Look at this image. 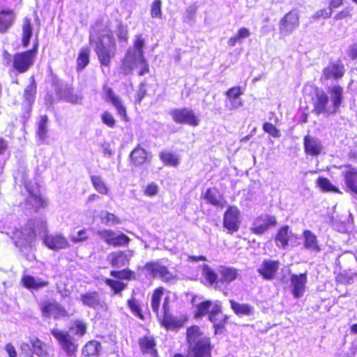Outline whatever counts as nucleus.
Returning a JSON list of instances; mask_svg holds the SVG:
<instances>
[{
  "label": "nucleus",
  "mask_w": 357,
  "mask_h": 357,
  "mask_svg": "<svg viewBox=\"0 0 357 357\" xmlns=\"http://www.w3.org/2000/svg\"><path fill=\"white\" fill-rule=\"evenodd\" d=\"M186 335L191 357H211L210 338L201 331L199 327L188 328Z\"/></svg>",
  "instance_id": "obj_1"
},
{
  "label": "nucleus",
  "mask_w": 357,
  "mask_h": 357,
  "mask_svg": "<svg viewBox=\"0 0 357 357\" xmlns=\"http://www.w3.org/2000/svg\"><path fill=\"white\" fill-rule=\"evenodd\" d=\"M203 273L207 282L214 288L220 289L222 286L230 284L237 279L238 270L234 267L222 266L220 267L218 274L208 265L203 266Z\"/></svg>",
  "instance_id": "obj_2"
},
{
  "label": "nucleus",
  "mask_w": 357,
  "mask_h": 357,
  "mask_svg": "<svg viewBox=\"0 0 357 357\" xmlns=\"http://www.w3.org/2000/svg\"><path fill=\"white\" fill-rule=\"evenodd\" d=\"M38 41H36L29 50L15 53L8 63L10 70L17 74H24L28 72L34 65L38 52Z\"/></svg>",
  "instance_id": "obj_3"
},
{
  "label": "nucleus",
  "mask_w": 357,
  "mask_h": 357,
  "mask_svg": "<svg viewBox=\"0 0 357 357\" xmlns=\"http://www.w3.org/2000/svg\"><path fill=\"white\" fill-rule=\"evenodd\" d=\"M109 275L118 280L106 278L104 282L115 295L121 294V292L127 288V284L123 282L120 280L131 281L135 280L137 278L135 272L130 268L112 270L109 272Z\"/></svg>",
  "instance_id": "obj_4"
},
{
  "label": "nucleus",
  "mask_w": 357,
  "mask_h": 357,
  "mask_svg": "<svg viewBox=\"0 0 357 357\" xmlns=\"http://www.w3.org/2000/svg\"><path fill=\"white\" fill-rule=\"evenodd\" d=\"M169 114L174 122L178 125H187L196 128L200 124V118L195 111L189 107H183L174 108L169 111Z\"/></svg>",
  "instance_id": "obj_5"
},
{
  "label": "nucleus",
  "mask_w": 357,
  "mask_h": 357,
  "mask_svg": "<svg viewBox=\"0 0 357 357\" xmlns=\"http://www.w3.org/2000/svg\"><path fill=\"white\" fill-rule=\"evenodd\" d=\"M21 354L24 357H47V345L37 337H30L29 342H22L20 344Z\"/></svg>",
  "instance_id": "obj_6"
},
{
  "label": "nucleus",
  "mask_w": 357,
  "mask_h": 357,
  "mask_svg": "<svg viewBox=\"0 0 357 357\" xmlns=\"http://www.w3.org/2000/svg\"><path fill=\"white\" fill-rule=\"evenodd\" d=\"M51 334L58 341L68 356H73L76 354L78 345L76 344L75 338L68 331L54 328L51 330Z\"/></svg>",
  "instance_id": "obj_7"
},
{
  "label": "nucleus",
  "mask_w": 357,
  "mask_h": 357,
  "mask_svg": "<svg viewBox=\"0 0 357 357\" xmlns=\"http://www.w3.org/2000/svg\"><path fill=\"white\" fill-rule=\"evenodd\" d=\"M94 51L100 66L109 68L111 66L112 59L116 54L115 43L106 45L102 39H99L96 42Z\"/></svg>",
  "instance_id": "obj_8"
},
{
  "label": "nucleus",
  "mask_w": 357,
  "mask_h": 357,
  "mask_svg": "<svg viewBox=\"0 0 357 357\" xmlns=\"http://www.w3.org/2000/svg\"><path fill=\"white\" fill-rule=\"evenodd\" d=\"M277 225L278 220L276 216L263 213L255 218L253 226L250 228V230L255 235L260 236Z\"/></svg>",
  "instance_id": "obj_9"
},
{
  "label": "nucleus",
  "mask_w": 357,
  "mask_h": 357,
  "mask_svg": "<svg viewBox=\"0 0 357 357\" xmlns=\"http://www.w3.org/2000/svg\"><path fill=\"white\" fill-rule=\"evenodd\" d=\"M163 294L162 287H158L153 291L151 296V307L153 312H169L170 310V296H166L162 299Z\"/></svg>",
  "instance_id": "obj_10"
},
{
  "label": "nucleus",
  "mask_w": 357,
  "mask_h": 357,
  "mask_svg": "<svg viewBox=\"0 0 357 357\" xmlns=\"http://www.w3.org/2000/svg\"><path fill=\"white\" fill-rule=\"evenodd\" d=\"M97 234L102 238L105 243L114 248L126 247L131 241L130 237L124 233L121 232L116 234L112 229L99 230Z\"/></svg>",
  "instance_id": "obj_11"
},
{
  "label": "nucleus",
  "mask_w": 357,
  "mask_h": 357,
  "mask_svg": "<svg viewBox=\"0 0 357 357\" xmlns=\"http://www.w3.org/2000/svg\"><path fill=\"white\" fill-rule=\"evenodd\" d=\"M240 211L236 206H229L223 215V227L229 234L236 232L240 227Z\"/></svg>",
  "instance_id": "obj_12"
},
{
  "label": "nucleus",
  "mask_w": 357,
  "mask_h": 357,
  "mask_svg": "<svg viewBox=\"0 0 357 357\" xmlns=\"http://www.w3.org/2000/svg\"><path fill=\"white\" fill-rule=\"evenodd\" d=\"M24 188L28 192L25 199L26 204L31 206L36 211L47 206V202L40 192L39 185L34 188L29 183H26Z\"/></svg>",
  "instance_id": "obj_13"
},
{
  "label": "nucleus",
  "mask_w": 357,
  "mask_h": 357,
  "mask_svg": "<svg viewBox=\"0 0 357 357\" xmlns=\"http://www.w3.org/2000/svg\"><path fill=\"white\" fill-rule=\"evenodd\" d=\"M279 31L282 36L291 33L299 25V17L297 13L291 10L279 22Z\"/></svg>",
  "instance_id": "obj_14"
},
{
  "label": "nucleus",
  "mask_w": 357,
  "mask_h": 357,
  "mask_svg": "<svg viewBox=\"0 0 357 357\" xmlns=\"http://www.w3.org/2000/svg\"><path fill=\"white\" fill-rule=\"evenodd\" d=\"M144 268L149 271L153 277H158L164 282H169L176 278L168 268L155 261H149L145 264Z\"/></svg>",
  "instance_id": "obj_15"
},
{
  "label": "nucleus",
  "mask_w": 357,
  "mask_h": 357,
  "mask_svg": "<svg viewBox=\"0 0 357 357\" xmlns=\"http://www.w3.org/2000/svg\"><path fill=\"white\" fill-rule=\"evenodd\" d=\"M291 287V294L295 298L302 297L305 291L306 284L307 282V273L300 274H291L289 278Z\"/></svg>",
  "instance_id": "obj_16"
},
{
  "label": "nucleus",
  "mask_w": 357,
  "mask_h": 357,
  "mask_svg": "<svg viewBox=\"0 0 357 357\" xmlns=\"http://www.w3.org/2000/svg\"><path fill=\"white\" fill-rule=\"evenodd\" d=\"M151 160V155L140 145L135 146L130 153L129 161L131 166L142 167Z\"/></svg>",
  "instance_id": "obj_17"
},
{
  "label": "nucleus",
  "mask_w": 357,
  "mask_h": 357,
  "mask_svg": "<svg viewBox=\"0 0 357 357\" xmlns=\"http://www.w3.org/2000/svg\"><path fill=\"white\" fill-rule=\"evenodd\" d=\"M322 73L326 80L340 79L345 74L344 65L340 59L336 61H331L327 66L323 68Z\"/></svg>",
  "instance_id": "obj_18"
},
{
  "label": "nucleus",
  "mask_w": 357,
  "mask_h": 357,
  "mask_svg": "<svg viewBox=\"0 0 357 357\" xmlns=\"http://www.w3.org/2000/svg\"><path fill=\"white\" fill-rule=\"evenodd\" d=\"M131 255L126 250L111 252L107 257V261L113 268H121L129 265Z\"/></svg>",
  "instance_id": "obj_19"
},
{
  "label": "nucleus",
  "mask_w": 357,
  "mask_h": 357,
  "mask_svg": "<svg viewBox=\"0 0 357 357\" xmlns=\"http://www.w3.org/2000/svg\"><path fill=\"white\" fill-rule=\"evenodd\" d=\"M157 317L161 325L167 330H174L182 327L187 319L183 315L177 317L174 314H157Z\"/></svg>",
  "instance_id": "obj_20"
},
{
  "label": "nucleus",
  "mask_w": 357,
  "mask_h": 357,
  "mask_svg": "<svg viewBox=\"0 0 357 357\" xmlns=\"http://www.w3.org/2000/svg\"><path fill=\"white\" fill-rule=\"evenodd\" d=\"M303 149L307 155L317 157L322 153L323 146L321 140L306 135L303 137Z\"/></svg>",
  "instance_id": "obj_21"
},
{
  "label": "nucleus",
  "mask_w": 357,
  "mask_h": 357,
  "mask_svg": "<svg viewBox=\"0 0 357 357\" xmlns=\"http://www.w3.org/2000/svg\"><path fill=\"white\" fill-rule=\"evenodd\" d=\"M104 91L107 96L108 100L116 109L117 114L121 117L124 121H128L127 114V108L121 98L114 93L112 88L105 86Z\"/></svg>",
  "instance_id": "obj_22"
},
{
  "label": "nucleus",
  "mask_w": 357,
  "mask_h": 357,
  "mask_svg": "<svg viewBox=\"0 0 357 357\" xmlns=\"http://www.w3.org/2000/svg\"><path fill=\"white\" fill-rule=\"evenodd\" d=\"M347 168L342 174L344 181L348 190L357 195V168L350 164H345L337 167L338 169Z\"/></svg>",
  "instance_id": "obj_23"
},
{
  "label": "nucleus",
  "mask_w": 357,
  "mask_h": 357,
  "mask_svg": "<svg viewBox=\"0 0 357 357\" xmlns=\"http://www.w3.org/2000/svg\"><path fill=\"white\" fill-rule=\"evenodd\" d=\"M279 266L278 260L265 259L257 272L264 279L271 280L275 277Z\"/></svg>",
  "instance_id": "obj_24"
},
{
  "label": "nucleus",
  "mask_w": 357,
  "mask_h": 357,
  "mask_svg": "<svg viewBox=\"0 0 357 357\" xmlns=\"http://www.w3.org/2000/svg\"><path fill=\"white\" fill-rule=\"evenodd\" d=\"M43 243L52 250L66 249L70 246L68 240L62 234L47 235L43 238Z\"/></svg>",
  "instance_id": "obj_25"
},
{
  "label": "nucleus",
  "mask_w": 357,
  "mask_h": 357,
  "mask_svg": "<svg viewBox=\"0 0 357 357\" xmlns=\"http://www.w3.org/2000/svg\"><path fill=\"white\" fill-rule=\"evenodd\" d=\"M79 299L84 305L93 309L101 308L105 305L103 299L96 291L82 294Z\"/></svg>",
  "instance_id": "obj_26"
},
{
  "label": "nucleus",
  "mask_w": 357,
  "mask_h": 357,
  "mask_svg": "<svg viewBox=\"0 0 357 357\" xmlns=\"http://www.w3.org/2000/svg\"><path fill=\"white\" fill-rule=\"evenodd\" d=\"M292 236L289 226L286 225L277 230L273 239L278 248L284 250L289 246Z\"/></svg>",
  "instance_id": "obj_27"
},
{
  "label": "nucleus",
  "mask_w": 357,
  "mask_h": 357,
  "mask_svg": "<svg viewBox=\"0 0 357 357\" xmlns=\"http://www.w3.org/2000/svg\"><path fill=\"white\" fill-rule=\"evenodd\" d=\"M316 98L312 102L313 112L319 115L327 111V105L328 103V97L327 94L318 87H315Z\"/></svg>",
  "instance_id": "obj_28"
},
{
  "label": "nucleus",
  "mask_w": 357,
  "mask_h": 357,
  "mask_svg": "<svg viewBox=\"0 0 357 357\" xmlns=\"http://www.w3.org/2000/svg\"><path fill=\"white\" fill-rule=\"evenodd\" d=\"M243 94V89L239 86L229 88L225 95L230 104V109H236L243 105V101L239 97Z\"/></svg>",
  "instance_id": "obj_29"
},
{
  "label": "nucleus",
  "mask_w": 357,
  "mask_h": 357,
  "mask_svg": "<svg viewBox=\"0 0 357 357\" xmlns=\"http://www.w3.org/2000/svg\"><path fill=\"white\" fill-rule=\"evenodd\" d=\"M15 20V13L11 8L0 10V33H6Z\"/></svg>",
  "instance_id": "obj_30"
},
{
  "label": "nucleus",
  "mask_w": 357,
  "mask_h": 357,
  "mask_svg": "<svg viewBox=\"0 0 357 357\" xmlns=\"http://www.w3.org/2000/svg\"><path fill=\"white\" fill-rule=\"evenodd\" d=\"M328 91L330 94L333 112H336L339 110L343 101V87L340 84H335L328 88Z\"/></svg>",
  "instance_id": "obj_31"
},
{
  "label": "nucleus",
  "mask_w": 357,
  "mask_h": 357,
  "mask_svg": "<svg viewBox=\"0 0 357 357\" xmlns=\"http://www.w3.org/2000/svg\"><path fill=\"white\" fill-rule=\"evenodd\" d=\"M21 43L23 47H26L29 43L33 32V24L31 19L29 17H24L22 25Z\"/></svg>",
  "instance_id": "obj_32"
},
{
  "label": "nucleus",
  "mask_w": 357,
  "mask_h": 357,
  "mask_svg": "<svg viewBox=\"0 0 357 357\" xmlns=\"http://www.w3.org/2000/svg\"><path fill=\"white\" fill-rule=\"evenodd\" d=\"M303 245L307 250L319 252L321 248L319 245L317 236L310 230L305 229L303 231Z\"/></svg>",
  "instance_id": "obj_33"
},
{
  "label": "nucleus",
  "mask_w": 357,
  "mask_h": 357,
  "mask_svg": "<svg viewBox=\"0 0 357 357\" xmlns=\"http://www.w3.org/2000/svg\"><path fill=\"white\" fill-rule=\"evenodd\" d=\"M21 283L23 287L31 290H38L40 288L47 287L49 282L46 280L36 281L33 276L24 275L21 279Z\"/></svg>",
  "instance_id": "obj_34"
},
{
  "label": "nucleus",
  "mask_w": 357,
  "mask_h": 357,
  "mask_svg": "<svg viewBox=\"0 0 357 357\" xmlns=\"http://www.w3.org/2000/svg\"><path fill=\"white\" fill-rule=\"evenodd\" d=\"M159 158L162 164L167 167H176L180 164V158L172 151H162L159 153Z\"/></svg>",
  "instance_id": "obj_35"
},
{
  "label": "nucleus",
  "mask_w": 357,
  "mask_h": 357,
  "mask_svg": "<svg viewBox=\"0 0 357 357\" xmlns=\"http://www.w3.org/2000/svg\"><path fill=\"white\" fill-rule=\"evenodd\" d=\"M90 62V49L88 47L80 48L76 59V70L77 72L84 70Z\"/></svg>",
  "instance_id": "obj_36"
},
{
  "label": "nucleus",
  "mask_w": 357,
  "mask_h": 357,
  "mask_svg": "<svg viewBox=\"0 0 357 357\" xmlns=\"http://www.w3.org/2000/svg\"><path fill=\"white\" fill-rule=\"evenodd\" d=\"M316 184L323 192L340 193L338 188L333 185L330 180L326 177L319 176L316 180Z\"/></svg>",
  "instance_id": "obj_37"
},
{
  "label": "nucleus",
  "mask_w": 357,
  "mask_h": 357,
  "mask_svg": "<svg viewBox=\"0 0 357 357\" xmlns=\"http://www.w3.org/2000/svg\"><path fill=\"white\" fill-rule=\"evenodd\" d=\"M48 116L46 114L42 115L39 118L37 123L36 136L40 140H44L47 135Z\"/></svg>",
  "instance_id": "obj_38"
},
{
  "label": "nucleus",
  "mask_w": 357,
  "mask_h": 357,
  "mask_svg": "<svg viewBox=\"0 0 357 357\" xmlns=\"http://www.w3.org/2000/svg\"><path fill=\"white\" fill-rule=\"evenodd\" d=\"M91 181L93 188L98 192L102 195H107L108 193L109 189L100 176H91Z\"/></svg>",
  "instance_id": "obj_39"
},
{
  "label": "nucleus",
  "mask_w": 357,
  "mask_h": 357,
  "mask_svg": "<svg viewBox=\"0 0 357 357\" xmlns=\"http://www.w3.org/2000/svg\"><path fill=\"white\" fill-rule=\"evenodd\" d=\"M42 312H64L59 303L55 301H45L41 305Z\"/></svg>",
  "instance_id": "obj_40"
},
{
  "label": "nucleus",
  "mask_w": 357,
  "mask_h": 357,
  "mask_svg": "<svg viewBox=\"0 0 357 357\" xmlns=\"http://www.w3.org/2000/svg\"><path fill=\"white\" fill-rule=\"evenodd\" d=\"M100 347V344L98 341H90L84 347L82 354L85 356H95L98 354Z\"/></svg>",
  "instance_id": "obj_41"
},
{
  "label": "nucleus",
  "mask_w": 357,
  "mask_h": 357,
  "mask_svg": "<svg viewBox=\"0 0 357 357\" xmlns=\"http://www.w3.org/2000/svg\"><path fill=\"white\" fill-rule=\"evenodd\" d=\"M212 302L210 301H204L199 303L197 305V312H221V306L218 304H215L212 309Z\"/></svg>",
  "instance_id": "obj_42"
},
{
  "label": "nucleus",
  "mask_w": 357,
  "mask_h": 357,
  "mask_svg": "<svg viewBox=\"0 0 357 357\" xmlns=\"http://www.w3.org/2000/svg\"><path fill=\"white\" fill-rule=\"evenodd\" d=\"M133 61L130 51H128L125 57L123 59L121 65V73L124 75L130 74L133 70Z\"/></svg>",
  "instance_id": "obj_43"
},
{
  "label": "nucleus",
  "mask_w": 357,
  "mask_h": 357,
  "mask_svg": "<svg viewBox=\"0 0 357 357\" xmlns=\"http://www.w3.org/2000/svg\"><path fill=\"white\" fill-rule=\"evenodd\" d=\"M11 238L17 247H20L27 242L26 236L22 228H15L13 231Z\"/></svg>",
  "instance_id": "obj_44"
},
{
  "label": "nucleus",
  "mask_w": 357,
  "mask_h": 357,
  "mask_svg": "<svg viewBox=\"0 0 357 357\" xmlns=\"http://www.w3.org/2000/svg\"><path fill=\"white\" fill-rule=\"evenodd\" d=\"M37 90V84L33 77H31V81L29 84L24 89V97L26 100L33 101Z\"/></svg>",
  "instance_id": "obj_45"
},
{
  "label": "nucleus",
  "mask_w": 357,
  "mask_h": 357,
  "mask_svg": "<svg viewBox=\"0 0 357 357\" xmlns=\"http://www.w3.org/2000/svg\"><path fill=\"white\" fill-rule=\"evenodd\" d=\"M144 46V40L142 38V36L138 35L136 36L133 47L137 50L138 53V56L139 57L140 62H144L145 61V57H144V52L143 50V47Z\"/></svg>",
  "instance_id": "obj_46"
},
{
  "label": "nucleus",
  "mask_w": 357,
  "mask_h": 357,
  "mask_svg": "<svg viewBox=\"0 0 357 357\" xmlns=\"http://www.w3.org/2000/svg\"><path fill=\"white\" fill-rule=\"evenodd\" d=\"M353 12H354V8L353 7H349V6H347V7H345L344 8H342L341 10H340L339 12H337L333 19L334 20H347L348 19H351L353 16Z\"/></svg>",
  "instance_id": "obj_47"
},
{
  "label": "nucleus",
  "mask_w": 357,
  "mask_h": 357,
  "mask_svg": "<svg viewBox=\"0 0 357 357\" xmlns=\"http://www.w3.org/2000/svg\"><path fill=\"white\" fill-rule=\"evenodd\" d=\"M69 330L78 336H82L86 333V325L81 321L76 320L69 327Z\"/></svg>",
  "instance_id": "obj_48"
},
{
  "label": "nucleus",
  "mask_w": 357,
  "mask_h": 357,
  "mask_svg": "<svg viewBox=\"0 0 357 357\" xmlns=\"http://www.w3.org/2000/svg\"><path fill=\"white\" fill-rule=\"evenodd\" d=\"M263 130L274 138H279L281 136L280 130L273 123L265 122L262 126Z\"/></svg>",
  "instance_id": "obj_49"
},
{
  "label": "nucleus",
  "mask_w": 357,
  "mask_h": 357,
  "mask_svg": "<svg viewBox=\"0 0 357 357\" xmlns=\"http://www.w3.org/2000/svg\"><path fill=\"white\" fill-rule=\"evenodd\" d=\"M101 221L107 225H115L121 222V220L114 213L106 212L102 217Z\"/></svg>",
  "instance_id": "obj_50"
},
{
  "label": "nucleus",
  "mask_w": 357,
  "mask_h": 357,
  "mask_svg": "<svg viewBox=\"0 0 357 357\" xmlns=\"http://www.w3.org/2000/svg\"><path fill=\"white\" fill-rule=\"evenodd\" d=\"M204 199L213 206L222 207L224 205L218 199L216 195L213 192L211 188H208L204 195Z\"/></svg>",
  "instance_id": "obj_51"
},
{
  "label": "nucleus",
  "mask_w": 357,
  "mask_h": 357,
  "mask_svg": "<svg viewBox=\"0 0 357 357\" xmlns=\"http://www.w3.org/2000/svg\"><path fill=\"white\" fill-rule=\"evenodd\" d=\"M162 1L161 0H154L151 7V16L153 18H162Z\"/></svg>",
  "instance_id": "obj_52"
},
{
  "label": "nucleus",
  "mask_w": 357,
  "mask_h": 357,
  "mask_svg": "<svg viewBox=\"0 0 357 357\" xmlns=\"http://www.w3.org/2000/svg\"><path fill=\"white\" fill-rule=\"evenodd\" d=\"M333 9L329 6L327 8H323L319 10H317L314 15L313 18L318 20V19H328L329 18L332 14Z\"/></svg>",
  "instance_id": "obj_53"
},
{
  "label": "nucleus",
  "mask_w": 357,
  "mask_h": 357,
  "mask_svg": "<svg viewBox=\"0 0 357 357\" xmlns=\"http://www.w3.org/2000/svg\"><path fill=\"white\" fill-rule=\"evenodd\" d=\"M203 314H195V317L199 318L201 315ZM208 314V319L214 324V327L217 328H220L224 326V324L225 322L226 317H224V319L220 321L219 323H216L217 317L221 316V317H223V314Z\"/></svg>",
  "instance_id": "obj_54"
},
{
  "label": "nucleus",
  "mask_w": 357,
  "mask_h": 357,
  "mask_svg": "<svg viewBox=\"0 0 357 357\" xmlns=\"http://www.w3.org/2000/svg\"><path fill=\"white\" fill-rule=\"evenodd\" d=\"M102 122L109 128H114L116 126V120L111 113L107 111L104 112L101 115Z\"/></svg>",
  "instance_id": "obj_55"
},
{
  "label": "nucleus",
  "mask_w": 357,
  "mask_h": 357,
  "mask_svg": "<svg viewBox=\"0 0 357 357\" xmlns=\"http://www.w3.org/2000/svg\"><path fill=\"white\" fill-rule=\"evenodd\" d=\"M230 304L234 312H250V308L248 305L239 304L234 300L230 301Z\"/></svg>",
  "instance_id": "obj_56"
},
{
  "label": "nucleus",
  "mask_w": 357,
  "mask_h": 357,
  "mask_svg": "<svg viewBox=\"0 0 357 357\" xmlns=\"http://www.w3.org/2000/svg\"><path fill=\"white\" fill-rule=\"evenodd\" d=\"M158 186L156 183H149L144 190V194L148 197H153L158 194Z\"/></svg>",
  "instance_id": "obj_57"
},
{
  "label": "nucleus",
  "mask_w": 357,
  "mask_h": 357,
  "mask_svg": "<svg viewBox=\"0 0 357 357\" xmlns=\"http://www.w3.org/2000/svg\"><path fill=\"white\" fill-rule=\"evenodd\" d=\"M130 310L132 312H141V307L139 301L133 296H132L127 301Z\"/></svg>",
  "instance_id": "obj_58"
},
{
  "label": "nucleus",
  "mask_w": 357,
  "mask_h": 357,
  "mask_svg": "<svg viewBox=\"0 0 357 357\" xmlns=\"http://www.w3.org/2000/svg\"><path fill=\"white\" fill-rule=\"evenodd\" d=\"M88 239L87 231L86 229H82L77 232V236L71 237V241L75 243H79Z\"/></svg>",
  "instance_id": "obj_59"
},
{
  "label": "nucleus",
  "mask_w": 357,
  "mask_h": 357,
  "mask_svg": "<svg viewBox=\"0 0 357 357\" xmlns=\"http://www.w3.org/2000/svg\"><path fill=\"white\" fill-rule=\"evenodd\" d=\"M197 13V7L195 6H190L186 8L184 19L186 21L193 20Z\"/></svg>",
  "instance_id": "obj_60"
},
{
  "label": "nucleus",
  "mask_w": 357,
  "mask_h": 357,
  "mask_svg": "<svg viewBox=\"0 0 357 357\" xmlns=\"http://www.w3.org/2000/svg\"><path fill=\"white\" fill-rule=\"evenodd\" d=\"M350 280V278L344 273H338L335 275V281L338 284H346Z\"/></svg>",
  "instance_id": "obj_61"
},
{
  "label": "nucleus",
  "mask_w": 357,
  "mask_h": 357,
  "mask_svg": "<svg viewBox=\"0 0 357 357\" xmlns=\"http://www.w3.org/2000/svg\"><path fill=\"white\" fill-rule=\"evenodd\" d=\"M250 31L249 29L246 27H241L238 29L236 36L238 38H239L241 40L249 37L250 36Z\"/></svg>",
  "instance_id": "obj_62"
},
{
  "label": "nucleus",
  "mask_w": 357,
  "mask_h": 357,
  "mask_svg": "<svg viewBox=\"0 0 357 357\" xmlns=\"http://www.w3.org/2000/svg\"><path fill=\"white\" fill-rule=\"evenodd\" d=\"M347 54L351 59H357V43H354L349 47Z\"/></svg>",
  "instance_id": "obj_63"
},
{
  "label": "nucleus",
  "mask_w": 357,
  "mask_h": 357,
  "mask_svg": "<svg viewBox=\"0 0 357 357\" xmlns=\"http://www.w3.org/2000/svg\"><path fill=\"white\" fill-rule=\"evenodd\" d=\"M146 91L143 86H140L136 95V103H140L142 100L146 96Z\"/></svg>",
  "instance_id": "obj_64"
}]
</instances>
